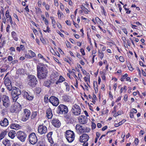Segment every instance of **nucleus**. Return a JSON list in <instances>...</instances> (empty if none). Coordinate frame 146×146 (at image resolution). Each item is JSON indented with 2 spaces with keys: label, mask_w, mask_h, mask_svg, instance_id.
Wrapping results in <instances>:
<instances>
[{
  "label": "nucleus",
  "mask_w": 146,
  "mask_h": 146,
  "mask_svg": "<svg viewBox=\"0 0 146 146\" xmlns=\"http://www.w3.org/2000/svg\"><path fill=\"white\" fill-rule=\"evenodd\" d=\"M38 131L41 135L44 134L47 131V128L45 126L40 125L38 127Z\"/></svg>",
  "instance_id": "4468645a"
},
{
  "label": "nucleus",
  "mask_w": 146,
  "mask_h": 146,
  "mask_svg": "<svg viewBox=\"0 0 146 146\" xmlns=\"http://www.w3.org/2000/svg\"><path fill=\"white\" fill-rule=\"evenodd\" d=\"M138 143V140L137 138H136L134 141V143L136 145H137Z\"/></svg>",
  "instance_id": "603ef678"
},
{
  "label": "nucleus",
  "mask_w": 146,
  "mask_h": 146,
  "mask_svg": "<svg viewBox=\"0 0 146 146\" xmlns=\"http://www.w3.org/2000/svg\"><path fill=\"white\" fill-rule=\"evenodd\" d=\"M52 132H49L48 134H47V137L48 138H51V135H52Z\"/></svg>",
  "instance_id": "c03bdc74"
},
{
  "label": "nucleus",
  "mask_w": 146,
  "mask_h": 146,
  "mask_svg": "<svg viewBox=\"0 0 146 146\" xmlns=\"http://www.w3.org/2000/svg\"><path fill=\"white\" fill-rule=\"evenodd\" d=\"M10 27V26L8 25L6 28V31L7 32H8L9 31V29Z\"/></svg>",
  "instance_id": "69168bd1"
},
{
  "label": "nucleus",
  "mask_w": 146,
  "mask_h": 146,
  "mask_svg": "<svg viewBox=\"0 0 146 146\" xmlns=\"http://www.w3.org/2000/svg\"><path fill=\"white\" fill-rule=\"evenodd\" d=\"M81 8L82 9V10L85 13L87 14L88 13V10L86 8H85L84 7H81Z\"/></svg>",
  "instance_id": "72a5a7b5"
},
{
  "label": "nucleus",
  "mask_w": 146,
  "mask_h": 146,
  "mask_svg": "<svg viewBox=\"0 0 146 146\" xmlns=\"http://www.w3.org/2000/svg\"><path fill=\"white\" fill-rule=\"evenodd\" d=\"M8 60L9 61H11L13 60V58L12 56H9L8 57Z\"/></svg>",
  "instance_id": "bf43d9fd"
},
{
  "label": "nucleus",
  "mask_w": 146,
  "mask_h": 146,
  "mask_svg": "<svg viewBox=\"0 0 146 146\" xmlns=\"http://www.w3.org/2000/svg\"><path fill=\"white\" fill-rule=\"evenodd\" d=\"M119 60L121 62H123L124 61V59L123 56H120L119 58Z\"/></svg>",
  "instance_id": "49530a36"
},
{
  "label": "nucleus",
  "mask_w": 146,
  "mask_h": 146,
  "mask_svg": "<svg viewBox=\"0 0 146 146\" xmlns=\"http://www.w3.org/2000/svg\"><path fill=\"white\" fill-rule=\"evenodd\" d=\"M63 99L65 101L68 102L69 100L68 96L66 95H64L63 96Z\"/></svg>",
  "instance_id": "bb28decb"
},
{
  "label": "nucleus",
  "mask_w": 146,
  "mask_h": 146,
  "mask_svg": "<svg viewBox=\"0 0 146 146\" xmlns=\"http://www.w3.org/2000/svg\"><path fill=\"white\" fill-rule=\"evenodd\" d=\"M129 115L131 118H132L134 117V115L133 114V113H131V112H130V113L129 114Z\"/></svg>",
  "instance_id": "680f3d73"
},
{
  "label": "nucleus",
  "mask_w": 146,
  "mask_h": 146,
  "mask_svg": "<svg viewBox=\"0 0 146 146\" xmlns=\"http://www.w3.org/2000/svg\"><path fill=\"white\" fill-rule=\"evenodd\" d=\"M2 101L3 102V105L6 108H8L10 105V102L9 98L6 95L3 96Z\"/></svg>",
  "instance_id": "9d476101"
},
{
  "label": "nucleus",
  "mask_w": 146,
  "mask_h": 146,
  "mask_svg": "<svg viewBox=\"0 0 146 146\" xmlns=\"http://www.w3.org/2000/svg\"><path fill=\"white\" fill-rule=\"evenodd\" d=\"M45 7L47 10H48L50 9V6L48 5H45Z\"/></svg>",
  "instance_id": "e2e57ef3"
},
{
  "label": "nucleus",
  "mask_w": 146,
  "mask_h": 146,
  "mask_svg": "<svg viewBox=\"0 0 146 146\" xmlns=\"http://www.w3.org/2000/svg\"><path fill=\"white\" fill-rule=\"evenodd\" d=\"M90 128H87L85 129H84V132L85 133H88L90 132Z\"/></svg>",
  "instance_id": "58836bf2"
},
{
  "label": "nucleus",
  "mask_w": 146,
  "mask_h": 146,
  "mask_svg": "<svg viewBox=\"0 0 146 146\" xmlns=\"http://www.w3.org/2000/svg\"><path fill=\"white\" fill-rule=\"evenodd\" d=\"M16 134V132L13 130H11L8 133L9 137L13 139L15 137V135Z\"/></svg>",
  "instance_id": "4be33fe9"
},
{
  "label": "nucleus",
  "mask_w": 146,
  "mask_h": 146,
  "mask_svg": "<svg viewBox=\"0 0 146 146\" xmlns=\"http://www.w3.org/2000/svg\"><path fill=\"white\" fill-rule=\"evenodd\" d=\"M38 78L40 80L46 78L47 76L48 70L45 65L43 63H38L37 66Z\"/></svg>",
  "instance_id": "f257e3e1"
},
{
  "label": "nucleus",
  "mask_w": 146,
  "mask_h": 146,
  "mask_svg": "<svg viewBox=\"0 0 146 146\" xmlns=\"http://www.w3.org/2000/svg\"><path fill=\"white\" fill-rule=\"evenodd\" d=\"M38 56L39 58H42L43 60L45 61H46V59L43 57V56H42L41 54H38Z\"/></svg>",
  "instance_id": "4c0bfd02"
},
{
  "label": "nucleus",
  "mask_w": 146,
  "mask_h": 146,
  "mask_svg": "<svg viewBox=\"0 0 146 146\" xmlns=\"http://www.w3.org/2000/svg\"><path fill=\"white\" fill-rule=\"evenodd\" d=\"M11 92L12 98L14 101H16L19 98V96L21 94L20 90L18 88L16 87H12Z\"/></svg>",
  "instance_id": "f03ea898"
},
{
  "label": "nucleus",
  "mask_w": 146,
  "mask_h": 146,
  "mask_svg": "<svg viewBox=\"0 0 146 146\" xmlns=\"http://www.w3.org/2000/svg\"><path fill=\"white\" fill-rule=\"evenodd\" d=\"M66 24L70 26L71 25V23L70 21L67 20L65 21Z\"/></svg>",
  "instance_id": "052dcab7"
},
{
  "label": "nucleus",
  "mask_w": 146,
  "mask_h": 146,
  "mask_svg": "<svg viewBox=\"0 0 146 146\" xmlns=\"http://www.w3.org/2000/svg\"><path fill=\"white\" fill-rule=\"evenodd\" d=\"M5 16L6 17V19L8 18V17H11V16L9 15V11L8 10H7L6 11Z\"/></svg>",
  "instance_id": "c9c22d12"
},
{
  "label": "nucleus",
  "mask_w": 146,
  "mask_h": 146,
  "mask_svg": "<svg viewBox=\"0 0 146 146\" xmlns=\"http://www.w3.org/2000/svg\"><path fill=\"white\" fill-rule=\"evenodd\" d=\"M23 93L24 98L27 100L31 101L33 99V97L31 94L30 93H28L26 91H24L23 92Z\"/></svg>",
  "instance_id": "f3484780"
},
{
  "label": "nucleus",
  "mask_w": 146,
  "mask_h": 146,
  "mask_svg": "<svg viewBox=\"0 0 146 146\" xmlns=\"http://www.w3.org/2000/svg\"><path fill=\"white\" fill-rule=\"evenodd\" d=\"M89 139V136L86 134H84L80 136L79 139L80 142L86 143Z\"/></svg>",
  "instance_id": "2eb2a0df"
},
{
  "label": "nucleus",
  "mask_w": 146,
  "mask_h": 146,
  "mask_svg": "<svg viewBox=\"0 0 146 146\" xmlns=\"http://www.w3.org/2000/svg\"><path fill=\"white\" fill-rule=\"evenodd\" d=\"M19 47L22 50H24L25 49L24 46L22 44Z\"/></svg>",
  "instance_id": "864d4df0"
},
{
  "label": "nucleus",
  "mask_w": 146,
  "mask_h": 146,
  "mask_svg": "<svg viewBox=\"0 0 146 146\" xmlns=\"http://www.w3.org/2000/svg\"><path fill=\"white\" fill-rule=\"evenodd\" d=\"M96 127V125L94 123H92V129H94Z\"/></svg>",
  "instance_id": "3c124183"
},
{
  "label": "nucleus",
  "mask_w": 146,
  "mask_h": 146,
  "mask_svg": "<svg viewBox=\"0 0 146 146\" xmlns=\"http://www.w3.org/2000/svg\"><path fill=\"white\" fill-rule=\"evenodd\" d=\"M40 40L42 42V43L43 44H44L45 43V41L44 40V39L43 38L42 36H41L40 38Z\"/></svg>",
  "instance_id": "a18cd8bd"
},
{
  "label": "nucleus",
  "mask_w": 146,
  "mask_h": 146,
  "mask_svg": "<svg viewBox=\"0 0 146 146\" xmlns=\"http://www.w3.org/2000/svg\"><path fill=\"white\" fill-rule=\"evenodd\" d=\"M29 140L30 143L32 144H35L37 141V139L35 133H32L29 136Z\"/></svg>",
  "instance_id": "9b49d317"
},
{
  "label": "nucleus",
  "mask_w": 146,
  "mask_h": 146,
  "mask_svg": "<svg viewBox=\"0 0 146 146\" xmlns=\"http://www.w3.org/2000/svg\"><path fill=\"white\" fill-rule=\"evenodd\" d=\"M102 79L104 80H105L106 79V76L105 74H103L102 75Z\"/></svg>",
  "instance_id": "338daca9"
},
{
  "label": "nucleus",
  "mask_w": 146,
  "mask_h": 146,
  "mask_svg": "<svg viewBox=\"0 0 146 146\" xmlns=\"http://www.w3.org/2000/svg\"><path fill=\"white\" fill-rule=\"evenodd\" d=\"M99 52V57L101 59H102L104 56V53L102 52Z\"/></svg>",
  "instance_id": "2f4dec72"
},
{
  "label": "nucleus",
  "mask_w": 146,
  "mask_h": 146,
  "mask_svg": "<svg viewBox=\"0 0 146 146\" xmlns=\"http://www.w3.org/2000/svg\"><path fill=\"white\" fill-rule=\"evenodd\" d=\"M144 131L143 130H141L139 133V135L140 136L141 135H142L144 134Z\"/></svg>",
  "instance_id": "0e129e2a"
},
{
  "label": "nucleus",
  "mask_w": 146,
  "mask_h": 146,
  "mask_svg": "<svg viewBox=\"0 0 146 146\" xmlns=\"http://www.w3.org/2000/svg\"><path fill=\"white\" fill-rule=\"evenodd\" d=\"M4 83L9 91H11L12 89L11 82L9 78H7L5 79Z\"/></svg>",
  "instance_id": "ddd939ff"
},
{
  "label": "nucleus",
  "mask_w": 146,
  "mask_h": 146,
  "mask_svg": "<svg viewBox=\"0 0 146 146\" xmlns=\"http://www.w3.org/2000/svg\"><path fill=\"white\" fill-rule=\"evenodd\" d=\"M76 129L78 133L81 134L82 133H84V129L82 125L79 124H77L76 126Z\"/></svg>",
  "instance_id": "a211bd4d"
},
{
  "label": "nucleus",
  "mask_w": 146,
  "mask_h": 146,
  "mask_svg": "<svg viewBox=\"0 0 146 146\" xmlns=\"http://www.w3.org/2000/svg\"><path fill=\"white\" fill-rule=\"evenodd\" d=\"M29 82L28 84L31 87H34L36 84L37 80L35 76L33 75H30L28 76Z\"/></svg>",
  "instance_id": "20e7f679"
},
{
  "label": "nucleus",
  "mask_w": 146,
  "mask_h": 146,
  "mask_svg": "<svg viewBox=\"0 0 146 146\" xmlns=\"http://www.w3.org/2000/svg\"><path fill=\"white\" fill-rule=\"evenodd\" d=\"M52 123L53 126L56 127H59L61 125L59 121L57 119L52 120Z\"/></svg>",
  "instance_id": "6ab92c4d"
},
{
  "label": "nucleus",
  "mask_w": 146,
  "mask_h": 146,
  "mask_svg": "<svg viewBox=\"0 0 146 146\" xmlns=\"http://www.w3.org/2000/svg\"><path fill=\"white\" fill-rule=\"evenodd\" d=\"M51 18L52 19V26L54 27V26L56 24V22L54 19V18L53 17H51Z\"/></svg>",
  "instance_id": "473e14b6"
},
{
  "label": "nucleus",
  "mask_w": 146,
  "mask_h": 146,
  "mask_svg": "<svg viewBox=\"0 0 146 146\" xmlns=\"http://www.w3.org/2000/svg\"><path fill=\"white\" fill-rule=\"evenodd\" d=\"M11 35L13 37H14V36H15L16 35V33L14 31H13L11 33Z\"/></svg>",
  "instance_id": "6e6d98bb"
},
{
  "label": "nucleus",
  "mask_w": 146,
  "mask_h": 146,
  "mask_svg": "<svg viewBox=\"0 0 146 146\" xmlns=\"http://www.w3.org/2000/svg\"><path fill=\"white\" fill-rule=\"evenodd\" d=\"M78 119L80 123L82 124H86L88 121L87 117L82 115L79 116Z\"/></svg>",
  "instance_id": "dca6fc26"
},
{
  "label": "nucleus",
  "mask_w": 146,
  "mask_h": 146,
  "mask_svg": "<svg viewBox=\"0 0 146 146\" xmlns=\"http://www.w3.org/2000/svg\"><path fill=\"white\" fill-rule=\"evenodd\" d=\"M71 110L74 115L78 116L81 114V110L78 105L75 104L73 106Z\"/></svg>",
  "instance_id": "0eeeda50"
},
{
  "label": "nucleus",
  "mask_w": 146,
  "mask_h": 146,
  "mask_svg": "<svg viewBox=\"0 0 146 146\" xmlns=\"http://www.w3.org/2000/svg\"><path fill=\"white\" fill-rule=\"evenodd\" d=\"M65 135L67 141L70 143L72 142L74 140L75 135L74 133L70 130L66 131Z\"/></svg>",
  "instance_id": "7ed1b4c3"
},
{
  "label": "nucleus",
  "mask_w": 146,
  "mask_h": 146,
  "mask_svg": "<svg viewBox=\"0 0 146 146\" xmlns=\"http://www.w3.org/2000/svg\"><path fill=\"white\" fill-rule=\"evenodd\" d=\"M3 144L5 146H11L10 141L7 139H5L3 141Z\"/></svg>",
  "instance_id": "5701e85b"
},
{
  "label": "nucleus",
  "mask_w": 146,
  "mask_h": 146,
  "mask_svg": "<svg viewBox=\"0 0 146 146\" xmlns=\"http://www.w3.org/2000/svg\"><path fill=\"white\" fill-rule=\"evenodd\" d=\"M36 92L38 93H40L41 91V88L39 87L36 88Z\"/></svg>",
  "instance_id": "79ce46f5"
},
{
  "label": "nucleus",
  "mask_w": 146,
  "mask_h": 146,
  "mask_svg": "<svg viewBox=\"0 0 146 146\" xmlns=\"http://www.w3.org/2000/svg\"><path fill=\"white\" fill-rule=\"evenodd\" d=\"M52 116V114L51 109H48L46 111V116L48 119H51Z\"/></svg>",
  "instance_id": "412c9836"
},
{
  "label": "nucleus",
  "mask_w": 146,
  "mask_h": 146,
  "mask_svg": "<svg viewBox=\"0 0 146 146\" xmlns=\"http://www.w3.org/2000/svg\"><path fill=\"white\" fill-rule=\"evenodd\" d=\"M54 5L56 6H58V1L57 0H54Z\"/></svg>",
  "instance_id": "5fc2aeb1"
},
{
  "label": "nucleus",
  "mask_w": 146,
  "mask_h": 146,
  "mask_svg": "<svg viewBox=\"0 0 146 146\" xmlns=\"http://www.w3.org/2000/svg\"><path fill=\"white\" fill-rule=\"evenodd\" d=\"M96 135L97 138H99L100 136V134L98 132H97L96 133Z\"/></svg>",
  "instance_id": "774afa93"
},
{
  "label": "nucleus",
  "mask_w": 146,
  "mask_h": 146,
  "mask_svg": "<svg viewBox=\"0 0 146 146\" xmlns=\"http://www.w3.org/2000/svg\"><path fill=\"white\" fill-rule=\"evenodd\" d=\"M16 135L18 138L22 142L25 141L27 136L26 133L21 131H19L17 132Z\"/></svg>",
  "instance_id": "1a4fd4ad"
},
{
  "label": "nucleus",
  "mask_w": 146,
  "mask_h": 146,
  "mask_svg": "<svg viewBox=\"0 0 146 146\" xmlns=\"http://www.w3.org/2000/svg\"><path fill=\"white\" fill-rule=\"evenodd\" d=\"M36 14H40L42 12V11H41V9L40 8H36Z\"/></svg>",
  "instance_id": "e433bc0d"
},
{
  "label": "nucleus",
  "mask_w": 146,
  "mask_h": 146,
  "mask_svg": "<svg viewBox=\"0 0 146 146\" xmlns=\"http://www.w3.org/2000/svg\"><path fill=\"white\" fill-rule=\"evenodd\" d=\"M48 99L47 96H45L44 97V101L45 102L47 103L48 102Z\"/></svg>",
  "instance_id": "37998d69"
},
{
  "label": "nucleus",
  "mask_w": 146,
  "mask_h": 146,
  "mask_svg": "<svg viewBox=\"0 0 146 146\" xmlns=\"http://www.w3.org/2000/svg\"><path fill=\"white\" fill-rule=\"evenodd\" d=\"M25 57L27 58H32L31 56L29 54H25Z\"/></svg>",
  "instance_id": "8fccbe9b"
},
{
  "label": "nucleus",
  "mask_w": 146,
  "mask_h": 146,
  "mask_svg": "<svg viewBox=\"0 0 146 146\" xmlns=\"http://www.w3.org/2000/svg\"><path fill=\"white\" fill-rule=\"evenodd\" d=\"M137 111L135 109H133L131 110V113H137Z\"/></svg>",
  "instance_id": "4d7b16f0"
},
{
  "label": "nucleus",
  "mask_w": 146,
  "mask_h": 146,
  "mask_svg": "<svg viewBox=\"0 0 146 146\" xmlns=\"http://www.w3.org/2000/svg\"><path fill=\"white\" fill-rule=\"evenodd\" d=\"M30 115V111L27 109H25L22 114V120L24 121H26L29 119Z\"/></svg>",
  "instance_id": "6e6552de"
},
{
  "label": "nucleus",
  "mask_w": 146,
  "mask_h": 146,
  "mask_svg": "<svg viewBox=\"0 0 146 146\" xmlns=\"http://www.w3.org/2000/svg\"><path fill=\"white\" fill-rule=\"evenodd\" d=\"M9 122L7 119L5 118L3 120H1L0 122V125L3 127H6L8 124Z\"/></svg>",
  "instance_id": "aec40b11"
},
{
  "label": "nucleus",
  "mask_w": 146,
  "mask_h": 146,
  "mask_svg": "<svg viewBox=\"0 0 146 146\" xmlns=\"http://www.w3.org/2000/svg\"><path fill=\"white\" fill-rule=\"evenodd\" d=\"M20 126L18 124H13L11 125V127L13 129H16V128H19Z\"/></svg>",
  "instance_id": "cd10ccee"
},
{
  "label": "nucleus",
  "mask_w": 146,
  "mask_h": 146,
  "mask_svg": "<svg viewBox=\"0 0 146 146\" xmlns=\"http://www.w3.org/2000/svg\"><path fill=\"white\" fill-rule=\"evenodd\" d=\"M7 19V22H9L12 25L13 23V22L12 21V18L11 17H8L6 19Z\"/></svg>",
  "instance_id": "7c9ffc66"
},
{
  "label": "nucleus",
  "mask_w": 146,
  "mask_h": 146,
  "mask_svg": "<svg viewBox=\"0 0 146 146\" xmlns=\"http://www.w3.org/2000/svg\"><path fill=\"white\" fill-rule=\"evenodd\" d=\"M58 110L57 111L58 114H67L68 111V107L66 106L60 104L58 107Z\"/></svg>",
  "instance_id": "39448f33"
},
{
  "label": "nucleus",
  "mask_w": 146,
  "mask_h": 146,
  "mask_svg": "<svg viewBox=\"0 0 146 146\" xmlns=\"http://www.w3.org/2000/svg\"><path fill=\"white\" fill-rule=\"evenodd\" d=\"M64 80V79L63 78V77L61 76H60L59 79L56 82V84H58L59 83L62 82Z\"/></svg>",
  "instance_id": "b1692460"
},
{
  "label": "nucleus",
  "mask_w": 146,
  "mask_h": 146,
  "mask_svg": "<svg viewBox=\"0 0 146 146\" xmlns=\"http://www.w3.org/2000/svg\"><path fill=\"white\" fill-rule=\"evenodd\" d=\"M49 101L53 106H58L59 104V100L58 99L54 96H51L50 97Z\"/></svg>",
  "instance_id": "f8f14e48"
},
{
  "label": "nucleus",
  "mask_w": 146,
  "mask_h": 146,
  "mask_svg": "<svg viewBox=\"0 0 146 146\" xmlns=\"http://www.w3.org/2000/svg\"><path fill=\"white\" fill-rule=\"evenodd\" d=\"M126 78L124 76V75L122 76L121 78V81L122 82L124 81V80H124V79H125Z\"/></svg>",
  "instance_id": "13d9d810"
},
{
  "label": "nucleus",
  "mask_w": 146,
  "mask_h": 146,
  "mask_svg": "<svg viewBox=\"0 0 146 146\" xmlns=\"http://www.w3.org/2000/svg\"><path fill=\"white\" fill-rule=\"evenodd\" d=\"M7 132L5 131H3L0 135V140L2 139L6 135Z\"/></svg>",
  "instance_id": "a878e982"
},
{
  "label": "nucleus",
  "mask_w": 146,
  "mask_h": 146,
  "mask_svg": "<svg viewBox=\"0 0 146 146\" xmlns=\"http://www.w3.org/2000/svg\"><path fill=\"white\" fill-rule=\"evenodd\" d=\"M21 109V106L18 103H15L12 105L10 108V111L12 113H17L19 112Z\"/></svg>",
  "instance_id": "423d86ee"
},
{
  "label": "nucleus",
  "mask_w": 146,
  "mask_h": 146,
  "mask_svg": "<svg viewBox=\"0 0 146 146\" xmlns=\"http://www.w3.org/2000/svg\"><path fill=\"white\" fill-rule=\"evenodd\" d=\"M80 51L81 52L82 54L83 55H84L85 54L84 50L83 49L81 48L80 49Z\"/></svg>",
  "instance_id": "de8ad7c7"
},
{
  "label": "nucleus",
  "mask_w": 146,
  "mask_h": 146,
  "mask_svg": "<svg viewBox=\"0 0 146 146\" xmlns=\"http://www.w3.org/2000/svg\"><path fill=\"white\" fill-rule=\"evenodd\" d=\"M128 68L129 70L131 71H132L133 70V68H132V67L131 64L129 65L128 66Z\"/></svg>",
  "instance_id": "09e8293b"
},
{
  "label": "nucleus",
  "mask_w": 146,
  "mask_h": 146,
  "mask_svg": "<svg viewBox=\"0 0 146 146\" xmlns=\"http://www.w3.org/2000/svg\"><path fill=\"white\" fill-rule=\"evenodd\" d=\"M29 52H30V53L32 55L31 57L32 58L34 57L35 56V53H34V52L32 51L31 50H30L29 51Z\"/></svg>",
  "instance_id": "ea45409f"
},
{
  "label": "nucleus",
  "mask_w": 146,
  "mask_h": 146,
  "mask_svg": "<svg viewBox=\"0 0 146 146\" xmlns=\"http://www.w3.org/2000/svg\"><path fill=\"white\" fill-rule=\"evenodd\" d=\"M126 88V86H124V88H121L120 90V92L121 93H122L123 91V90H124V92H125L127 90V89Z\"/></svg>",
  "instance_id": "c756f323"
},
{
  "label": "nucleus",
  "mask_w": 146,
  "mask_h": 146,
  "mask_svg": "<svg viewBox=\"0 0 146 146\" xmlns=\"http://www.w3.org/2000/svg\"><path fill=\"white\" fill-rule=\"evenodd\" d=\"M38 145L39 146H43L44 145V143L42 141H39L38 142Z\"/></svg>",
  "instance_id": "a19ab883"
},
{
  "label": "nucleus",
  "mask_w": 146,
  "mask_h": 146,
  "mask_svg": "<svg viewBox=\"0 0 146 146\" xmlns=\"http://www.w3.org/2000/svg\"><path fill=\"white\" fill-rule=\"evenodd\" d=\"M36 115V112H33L31 115V119H33L35 118Z\"/></svg>",
  "instance_id": "f704fd0d"
},
{
  "label": "nucleus",
  "mask_w": 146,
  "mask_h": 146,
  "mask_svg": "<svg viewBox=\"0 0 146 146\" xmlns=\"http://www.w3.org/2000/svg\"><path fill=\"white\" fill-rule=\"evenodd\" d=\"M123 113V111H119L117 112V113H115L114 114L113 116L115 117H116L119 115H121Z\"/></svg>",
  "instance_id": "c85d7f7f"
},
{
  "label": "nucleus",
  "mask_w": 146,
  "mask_h": 146,
  "mask_svg": "<svg viewBox=\"0 0 146 146\" xmlns=\"http://www.w3.org/2000/svg\"><path fill=\"white\" fill-rule=\"evenodd\" d=\"M51 83L50 80H46L44 82V85L47 87H49Z\"/></svg>",
  "instance_id": "393cba45"
}]
</instances>
